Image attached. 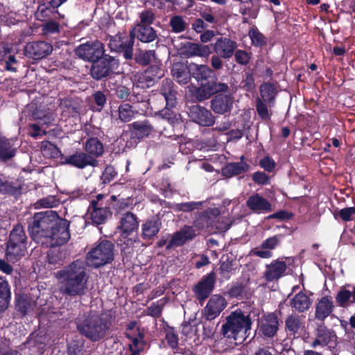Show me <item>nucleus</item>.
Here are the masks:
<instances>
[{"instance_id":"nucleus-2","label":"nucleus","mask_w":355,"mask_h":355,"mask_svg":"<svg viewBox=\"0 0 355 355\" xmlns=\"http://www.w3.org/2000/svg\"><path fill=\"white\" fill-rule=\"evenodd\" d=\"M60 218L57 213L52 210H48L35 214L31 222L28 225V229L32 239L37 243L44 245L46 236L50 231L57 225Z\"/></svg>"},{"instance_id":"nucleus-11","label":"nucleus","mask_w":355,"mask_h":355,"mask_svg":"<svg viewBox=\"0 0 355 355\" xmlns=\"http://www.w3.org/2000/svg\"><path fill=\"white\" fill-rule=\"evenodd\" d=\"M103 198V195H98L96 200H92L88 208L91 220L96 224L104 223L111 216L110 207L102 200Z\"/></svg>"},{"instance_id":"nucleus-15","label":"nucleus","mask_w":355,"mask_h":355,"mask_svg":"<svg viewBox=\"0 0 355 355\" xmlns=\"http://www.w3.org/2000/svg\"><path fill=\"white\" fill-rule=\"evenodd\" d=\"M119 220L118 230L123 236H128L138 229L137 217L130 211L119 214Z\"/></svg>"},{"instance_id":"nucleus-33","label":"nucleus","mask_w":355,"mask_h":355,"mask_svg":"<svg viewBox=\"0 0 355 355\" xmlns=\"http://www.w3.org/2000/svg\"><path fill=\"white\" fill-rule=\"evenodd\" d=\"M303 317L297 314L288 315L285 321L286 329L290 334L295 335L304 329Z\"/></svg>"},{"instance_id":"nucleus-51","label":"nucleus","mask_w":355,"mask_h":355,"mask_svg":"<svg viewBox=\"0 0 355 355\" xmlns=\"http://www.w3.org/2000/svg\"><path fill=\"white\" fill-rule=\"evenodd\" d=\"M337 216H339L345 222L353 220L355 217V207L340 209L337 214H334L336 218Z\"/></svg>"},{"instance_id":"nucleus-64","label":"nucleus","mask_w":355,"mask_h":355,"mask_svg":"<svg viewBox=\"0 0 355 355\" xmlns=\"http://www.w3.org/2000/svg\"><path fill=\"white\" fill-rule=\"evenodd\" d=\"M165 339L168 343V345L173 349H175L178 347V336L173 331H167Z\"/></svg>"},{"instance_id":"nucleus-63","label":"nucleus","mask_w":355,"mask_h":355,"mask_svg":"<svg viewBox=\"0 0 355 355\" xmlns=\"http://www.w3.org/2000/svg\"><path fill=\"white\" fill-rule=\"evenodd\" d=\"M260 166L266 171L271 172L275 167V161L269 157H266L260 160Z\"/></svg>"},{"instance_id":"nucleus-40","label":"nucleus","mask_w":355,"mask_h":355,"mask_svg":"<svg viewBox=\"0 0 355 355\" xmlns=\"http://www.w3.org/2000/svg\"><path fill=\"white\" fill-rule=\"evenodd\" d=\"M35 306V301L25 294H19L16 296V307L23 314L27 313Z\"/></svg>"},{"instance_id":"nucleus-45","label":"nucleus","mask_w":355,"mask_h":355,"mask_svg":"<svg viewBox=\"0 0 355 355\" xmlns=\"http://www.w3.org/2000/svg\"><path fill=\"white\" fill-rule=\"evenodd\" d=\"M170 26L173 32L179 33L184 31L188 24L183 17L179 15L173 16L169 22Z\"/></svg>"},{"instance_id":"nucleus-19","label":"nucleus","mask_w":355,"mask_h":355,"mask_svg":"<svg viewBox=\"0 0 355 355\" xmlns=\"http://www.w3.org/2000/svg\"><path fill=\"white\" fill-rule=\"evenodd\" d=\"M65 163L78 168H84L88 166L95 167L98 165V162L94 157L89 155L87 153L76 152L67 156L65 158Z\"/></svg>"},{"instance_id":"nucleus-34","label":"nucleus","mask_w":355,"mask_h":355,"mask_svg":"<svg viewBox=\"0 0 355 355\" xmlns=\"http://www.w3.org/2000/svg\"><path fill=\"white\" fill-rule=\"evenodd\" d=\"M85 150L89 155L96 157L103 154L104 148L103 144L97 138H89L85 144Z\"/></svg>"},{"instance_id":"nucleus-9","label":"nucleus","mask_w":355,"mask_h":355,"mask_svg":"<svg viewBox=\"0 0 355 355\" xmlns=\"http://www.w3.org/2000/svg\"><path fill=\"white\" fill-rule=\"evenodd\" d=\"M134 43L132 34H119L110 38L108 46L112 51L123 52L124 58L130 60L133 55Z\"/></svg>"},{"instance_id":"nucleus-50","label":"nucleus","mask_w":355,"mask_h":355,"mask_svg":"<svg viewBox=\"0 0 355 355\" xmlns=\"http://www.w3.org/2000/svg\"><path fill=\"white\" fill-rule=\"evenodd\" d=\"M283 238L282 234L275 235L266 239L261 245L262 249H268L271 251L280 244Z\"/></svg>"},{"instance_id":"nucleus-52","label":"nucleus","mask_w":355,"mask_h":355,"mask_svg":"<svg viewBox=\"0 0 355 355\" xmlns=\"http://www.w3.org/2000/svg\"><path fill=\"white\" fill-rule=\"evenodd\" d=\"M164 304L165 302L163 300H160L155 303H153L150 306L148 307L147 314L152 317H159L162 314Z\"/></svg>"},{"instance_id":"nucleus-16","label":"nucleus","mask_w":355,"mask_h":355,"mask_svg":"<svg viewBox=\"0 0 355 355\" xmlns=\"http://www.w3.org/2000/svg\"><path fill=\"white\" fill-rule=\"evenodd\" d=\"M52 51V45L43 41L29 42L26 44L24 48L26 55L35 60L47 56Z\"/></svg>"},{"instance_id":"nucleus-60","label":"nucleus","mask_w":355,"mask_h":355,"mask_svg":"<svg viewBox=\"0 0 355 355\" xmlns=\"http://www.w3.org/2000/svg\"><path fill=\"white\" fill-rule=\"evenodd\" d=\"M234 54L235 60L241 64H247L250 59L249 54L243 50L236 51Z\"/></svg>"},{"instance_id":"nucleus-55","label":"nucleus","mask_w":355,"mask_h":355,"mask_svg":"<svg viewBox=\"0 0 355 355\" xmlns=\"http://www.w3.org/2000/svg\"><path fill=\"white\" fill-rule=\"evenodd\" d=\"M249 36L252 44L256 46H260L266 43L264 36L257 28H252L250 30Z\"/></svg>"},{"instance_id":"nucleus-44","label":"nucleus","mask_w":355,"mask_h":355,"mask_svg":"<svg viewBox=\"0 0 355 355\" xmlns=\"http://www.w3.org/2000/svg\"><path fill=\"white\" fill-rule=\"evenodd\" d=\"M248 165L246 163H230L223 168V173L230 175H236L248 171Z\"/></svg>"},{"instance_id":"nucleus-53","label":"nucleus","mask_w":355,"mask_h":355,"mask_svg":"<svg viewBox=\"0 0 355 355\" xmlns=\"http://www.w3.org/2000/svg\"><path fill=\"white\" fill-rule=\"evenodd\" d=\"M201 205V202H187L175 204L173 208L175 211H190L198 209Z\"/></svg>"},{"instance_id":"nucleus-49","label":"nucleus","mask_w":355,"mask_h":355,"mask_svg":"<svg viewBox=\"0 0 355 355\" xmlns=\"http://www.w3.org/2000/svg\"><path fill=\"white\" fill-rule=\"evenodd\" d=\"M155 57L154 51H140L135 55L137 62L142 65L148 64Z\"/></svg>"},{"instance_id":"nucleus-7","label":"nucleus","mask_w":355,"mask_h":355,"mask_svg":"<svg viewBox=\"0 0 355 355\" xmlns=\"http://www.w3.org/2000/svg\"><path fill=\"white\" fill-rule=\"evenodd\" d=\"M75 53L79 58L93 62L103 57L105 49L100 41H90L77 46L75 49Z\"/></svg>"},{"instance_id":"nucleus-54","label":"nucleus","mask_w":355,"mask_h":355,"mask_svg":"<svg viewBox=\"0 0 355 355\" xmlns=\"http://www.w3.org/2000/svg\"><path fill=\"white\" fill-rule=\"evenodd\" d=\"M140 22L137 25L150 26L155 20V13L150 10H146L139 14Z\"/></svg>"},{"instance_id":"nucleus-25","label":"nucleus","mask_w":355,"mask_h":355,"mask_svg":"<svg viewBox=\"0 0 355 355\" xmlns=\"http://www.w3.org/2000/svg\"><path fill=\"white\" fill-rule=\"evenodd\" d=\"M211 53L209 46L187 42L182 47V54L186 57H208Z\"/></svg>"},{"instance_id":"nucleus-20","label":"nucleus","mask_w":355,"mask_h":355,"mask_svg":"<svg viewBox=\"0 0 355 355\" xmlns=\"http://www.w3.org/2000/svg\"><path fill=\"white\" fill-rule=\"evenodd\" d=\"M279 320L277 315L270 313L263 317L259 322L260 333L268 338L275 336L279 329Z\"/></svg>"},{"instance_id":"nucleus-31","label":"nucleus","mask_w":355,"mask_h":355,"mask_svg":"<svg viewBox=\"0 0 355 355\" xmlns=\"http://www.w3.org/2000/svg\"><path fill=\"white\" fill-rule=\"evenodd\" d=\"M126 336L130 339L128 355H139L144 350L145 342L144 334L138 332L137 336L132 335L129 332L125 333Z\"/></svg>"},{"instance_id":"nucleus-47","label":"nucleus","mask_w":355,"mask_h":355,"mask_svg":"<svg viewBox=\"0 0 355 355\" xmlns=\"http://www.w3.org/2000/svg\"><path fill=\"white\" fill-rule=\"evenodd\" d=\"M336 302L340 306L345 307L352 302V295L351 291L343 288L336 295Z\"/></svg>"},{"instance_id":"nucleus-17","label":"nucleus","mask_w":355,"mask_h":355,"mask_svg":"<svg viewBox=\"0 0 355 355\" xmlns=\"http://www.w3.org/2000/svg\"><path fill=\"white\" fill-rule=\"evenodd\" d=\"M196 236L195 230L191 226L185 225L179 231L171 236L166 245V249H171L183 245L187 242L191 241Z\"/></svg>"},{"instance_id":"nucleus-46","label":"nucleus","mask_w":355,"mask_h":355,"mask_svg":"<svg viewBox=\"0 0 355 355\" xmlns=\"http://www.w3.org/2000/svg\"><path fill=\"white\" fill-rule=\"evenodd\" d=\"M119 118L123 122H128L131 121L135 114V112L132 110L130 105L128 103L122 104L118 109Z\"/></svg>"},{"instance_id":"nucleus-1","label":"nucleus","mask_w":355,"mask_h":355,"mask_svg":"<svg viewBox=\"0 0 355 355\" xmlns=\"http://www.w3.org/2000/svg\"><path fill=\"white\" fill-rule=\"evenodd\" d=\"M59 292L70 297H81L88 291L89 273L83 260H76L54 273Z\"/></svg>"},{"instance_id":"nucleus-43","label":"nucleus","mask_w":355,"mask_h":355,"mask_svg":"<svg viewBox=\"0 0 355 355\" xmlns=\"http://www.w3.org/2000/svg\"><path fill=\"white\" fill-rule=\"evenodd\" d=\"M32 116L36 120H42L44 124H49L53 119V113L51 110H45L40 106L35 107L32 112Z\"/></svg>"},{"instance_id":"nucleus-3","label":"nucleus","mask_w":355,"mask_h":355,"mask_svg":"<svg viewBox=\"0 0 355 355\" xmlns=\"http://www.w3.org/2000/svg\"><path fill=\"white\" fill-rule=\"evenodd\" d=\"M110 324V322L105 315L89 313L78 325V329L91 340L98 341L106 336Z\"/></svg>"},{"instance_id":"nucleus-12","label":"nucleus","mask_w":355,"mask_h":355,"mask_svg":"<svg viewBox=\"0 0 355 355\" xmlns=\"http://www.w3.org/2000/svg\"><path fill=\"white\" fill-rule=\"evenodd\" d=\"M114 61L112 57L106 55L100 60L93 62L90 68L91 76L96 80L107 77L112 72Z\"/></svg>"},{"instance_id":"nucleus-39","label":"nucleus","mask_w":355,"mask_h":355,"mask_svg":"<svg viewBox=\"0 0 355 355\" xmlns=\"http://www.w3.org/2000/svg\"><path fill=\"white\" fill-rule=\"evenodd\" d=\"M64 16L57 12V15L53 19L48 20L44 22L41 26L42 34L46 36L55 33H59L60 31V24L55 21L58 18H62Z\"/></svg>"},{"instance_id":"nucleus-62","label":"nucleus","mask_w":355,"mask_h":355,"mask_svg":"<svg viewBox=\"0 0 355 355\" xmlns=\"http://www.w3.org/2000/svg\"><path fill=\"white\" fill-rule=\"evenodd\" d=\"M194 96L199 101L208 99L211 97L210 93L207 92L204 85H202L196 89Z\"/></svg>"},{"instance_id":"nucleus-22","label":"nucleus","mask_w":355,"mask_h":355,"mask_svg":"<svg viewBox=\"0 0 355 355\" xmlns=\"http://www.w3.org/2000/svg\"><path fill=\"white\" fill-rule=\"evenodd\" d=\"M315 338L311 344L313 348H316L318 346L325 347L336 338L334 332L323 324L318 325L315 330Z\"/></svg>"},{"instance_id":"nucleus-37","label":"nucleus","mask_w":355,"mask_h":355,"mask_svg":"<svg viewBox=\"0 0 355 355\" xmlns=\"http://www.w3.org/2000/svg\"><path fill=\"white\" fill-rule=\"evenodd\" d=\"M15 155V148L11 141L0 135V159L8 160Z\"/></svg>"},{"instance_id":"nucleus-29","label":"nucleus","mask_w":355,"mask_h":355,"mask_svg":"<svg viewBox=\"0 0 355 355\" xmlns=\"http://www.w3.org/2000/svg\"><path fill=\"white\" fill-rule=\"evenodd\" d=\"M130 34L134 39L137 37L143 42H150L157 37L155 30L150 26L137 25Z\"/></svg>"},{"instance_id":"nucleus-21","label":"nucleus","mask_w":355,"mask_h":355,"mask_svg":"<svg viewBox=\"0 0 355 355\" xmlns=\"http://www.w3.org/2000/svg\"><path fill=\"white\" fill-rule=\"evenodd\" d=\"M236 48L237 43L227 37L218 38L214 44V52L225 59L232 57Z\"/></svg>"},{"instance_id":"nucleus-61","label":"nucleus","mask_w":355,"mask_h":355,"mask_svg":"<svg viewBox=\"0 0 355 355\" xmlns=\"http://www.w3.org/2000/svg\"><path fill=\"white\" fill-rule=\"evenodd\" d=\"M253 181L261 185L268 184L270 182V178L263 172H256L252 175Z\"/></svg>"},{"instance_id":"nucleus-8","label":"nucleus","mask_w":355,"mask_h":355,"mask_svg":"<svg viewBox=\"0 0 355 355\" xmlns=\"http://www.w3.org/2000/svg\"><path fill=\"white\" fill-rule=\"evenodd\" d=\"M69 225V224L67 220L60 218L57 225L46 236V239L43 245L47 248H53L65 244L70 239Z\"/></svg>"},{"instance_id":"nucleus-18","label":"nucleus","mask_w":355,"mask_h":355,"mask_svg":"<svg viewBox=\"0 0 355 355\" xmlns=\"http://www.w3.org/2000/svg\"><path fill=\"white\" fill-rule=\"evenodd\" d=\"M189 116L192 121L203 126H211L214 123V117L210 111L198 105L189 109Z\"/></svg>"},{"instance_id":"nucleus-41","label":"nucleus","mask_w":355,"mask_h":355,"mask_svg":"<svg viewBox=\"0 0 355 355\" xmlns=\"http://www.w3.org/2000/svg\"><path fill=\"white\" fill-rule=\"evenodd\" d=\"M276 94V89L270 83H265L261 85L260 97H258L257 98H261L263 101L266 102V103L273 105Z\"/></svg>"},{"instance_id":"nucleus-6","label":"nucleus","mask_w":355,"mask_h":355,"mask_svg":"<svg viewBox=\"0 0 355 355\" xmlns=\"http://www.w3.org/2000/svg\"><path fill=\"white\" fill-rule=\"evenodd\" d=\"M114 248L109 241L100 242L87 252V266L97 268L110 263L114 259Z\"/></svg>"},{"instance_id":"nucleus-59","label":"nucleus","mask_w":355,"mask_h":355,"mask_svg":"<svg viewBox=\"0 0 355 355\" xmlns=\"http://www.w3.org/2000/svg\"><path fill=\"white\" fill-rule=\"evenodd\" d=\"M18 191V187L12 182H4L0 183V192L8 194H15Z\"/></svg>"},{"instance_id":"nucleus-24","label":"nucleus","mask_w":355,"mask_h":355,"mask_svg":"<svg viewBox=\"0 0 355 355\" xmlns=\"http://www.w3.org/2000/svg\"><path fill=\"white\" fill-rule=\"evenodd\" d=\"M334 308L331 297L324 296L318 300L315 304V318L324 321L332 313Z\"/></svg>"},{"instance_id":"nucleus-26","label":"nucleus","mask_w":355,"mask_h":355,"mask_svg":"<svg viewBox=\"0 0 355 355\" xmlns=\"http://www.w3.org/2000/svg\"><path fill=\"white\" fill-rule=\"evenodd\" d=\"M286 269L287 266L284 261L275 260L266 266L263 277L268 282H272L282 277Z\"/></svg>"},{"instance_id":"nucleus-32","label":"nucleus","mask_w":355,"mask_h":355,"mask_svg":"<svg viewBox=\"0 0 355 355\" xmlns=\"http://www.w3.org/2000/svg\"><path fill=\"white\" fill-rule=\"evenodd\" d=\"M188 71L197 80H206L211 74V70L206 65L189 63Z\"/></svg>"},{"instance_id":"nucleus-27","label":"nucleus","mask_w":355,"mask_h":355,"mask_svg":"<svg viewBox=\"0 0 355 355\" xmlns=\"http://www.w3.org/2000/svg\"><path fill=\"white\" fill-rule=\"evenodd\" d=\"M246 204L251 210L257 213H267L272 210L270 202L258 193L251 196Z\"/></svg>"},{"instance_id":"nucleus-57","label":"nucleus","mask_w":355,"mask_h":355,"mask_svg":"<svg viewBox=\"0 0 355 355\" xmlns=\"http://www.w3.org/2000/svg\"><path fill=\"white\" fill-rule=\"evenodd\" d=\"M172 107L166 105V108L160 111L157 116L166 120L171 124H173L177 121V119L173 115V112L170 110Z\"/></svg>"},{"instance_id":"nucleus-30","label":"nucleus","mask_w":355,"mask_h":355,"mask_svg":"<svg viewBox=\"0 0 355 355\" xmlns=\"http://www.w3.org/2000/svg\"><path fill=\"white\" fill-rule=\"evenodd\" d=\"M189 64L178 62L173 63L171 68L173 77L180 84H187L189 80Z\"/></svg>"},{"instance_id":"nucleus-58","label":"nucleus","mask_w":355,"mask_h":355,"mask_svg":"<svg viewBox=\"0 0 355 355\" xmlns=\"http://www.w3.org/2000/svg\"><path fill=\"white\" fill-rule=\"evenodd\" d=\"M116 172L112 166H107L102 174L101 180L103 183L106 184L111 182L116 176Z\"/></svg>"},{"instance_id":"nucleus-28","label":"nucleus","mask_w":355,"mask_h":355,"mask_svg":"<svg viewBox=\"0 0 355 355\" xmlns=\"http://www.w3.org/2000/svg\"><path fill=\"white\" fill-rule=\"evenodd\" d=\"M312 301L310 297L303 292L295 295L289 302L291 307L299 313L307 311L311 306Z\"/></svg>"},{"instance_id":"nucleus-23","label":"nucleus","mask_w":355,"mask_h":355,"mask_svg":"<svg viewBox=\"0 0 355 355\" xmlns=\"http://www.w3.org/2000/svg\"><path fill=\"white\" fill-rule=\"evenodd\" d=\"M234 103L233 97L230 95L218 94L211 101L212 110L219 114L230 112Z\"/></svg>"},{"instance_id":"nucleus-36","label":"nucleus","mask_w":355,"mask_h":355,"mask_svg":"<svg viewBox=\"0 0 355 355\" xmlns=\"http://www.w3.org/2000/svg\"><path fill=\"white\" fill-rule=\"evenodd\" d=\"M10 299V289L7 280L0 276V311L6 309Z\"/></svg>"},{"instance_id":"nucleus-48","label":"nucleus","mask_w":355,"mask_h":355,"mask_svg":"<svg viewBox=\"0 0 355 355\" xmlns=\"http://www.w3.org/2000/svg\"><path fill=\"white\" fill-rule=\"evenodd\" d=\"M272 105L266 103L261 98H257L256 100V110L259 116L263 120H268L270 117V113L268 107H270Z\"/></svg>"},{"instance_id":"nucleus-35","label":"nucleus","mask_w":355,"mask_h":355,"mask_svg":"<svg viewBox=\"0 0 355 355\" xmlns=\"http://www.w3.org/2000/svg\"><path fill=\"white\" fill-rule=\"evenodd\" d=\"M161 94L164 96L167 106L174 107L175 105V92L173 90V83L170 80H165L162 83L160 89Z\"/></svg>"},{"instance_id":"nucleus-38","label":"nucleus","mask_w":355,"mask_h":355,"mask_svg":"<svg viewBox=\"0 0 355 355\" xmlns=\"http://www.w3.org/2000/svg\"><path fill=\"white\" fill-rule=\"evenodd\" d=\"M161 223L158 219H151L142 225V235L144 238L150 239L159 231Z\"/></svg>"},{"instance_id":"nucleus-14","label":"nucleus","mask_w":355,"mask_h":355,"mask_svg":"<svg viewBox=\"0 0 355 355\" xmlns=\"http://www.w3.org/2000/svg\"><path fill=\"white\" fill-rule=\"evenodd\" d=\"M214 284L215 279L214 273H210L203 277L193 288L195 297L200 302H203L212 292Z\"/></svg>"},{"instance_id":"nucleus-42","label":"nucleus","mask_w":355,"mask_h":355,"mask_svg":"<svg viewBox=\"0 0 355 355\" xmlns=\"http://www.w3.org/2000/svg\"><path fill=\"white\" fill-rule=\"evenodd\" d=\"M135 131V135L138 137L148 136L153 131V127L145 121H136L131 124Z\"/></svg>"},{"instance_id":"nucleus-4","label":"nucleus","mask_w":355,"mask_h":355,"mask_svg":"<svg viewBox=\"0 0 355 355\" xmlns=\"http://www.w3.org/2000/svg\"><path fill=\"white\" fill-rule=\"evenodd\" d=\"M251 326L250 315H245L241 310H236L227 316L220 331L224 337L236 340L240 334L245 336Z\"/></svg>"},{"instance_id":"nucleus-56","label":"nucleus","mask_w":355,"mask_h":355,"mask_svg":"<svg viewBox=\"0 0 355 355\" xmlns=\"http://www.w3.org/2000/svg\"><path fill=\"white\" fill-rule=\"evenodd\" d=\"M41 150L44 155L49 157H54L57 155L58 152L57 147L47 141L42 143Z\"/></svg>"},{"instance_id":"nucleus-13","label":"nucleus","mask_w":355,"mask_h":355,"mask_svg":"<svg viewBox=\"0 0 355 355\" xmlns=\"http://www.w3.org/2000/svg\"><path fill=\"white\" fill-rule=\"evenodd\" d=\"M225 299L220 295H213L203 310V315L207 320L218 317L227 306Z\"/></svg>"},{"instance_id":"nucleus-5","label":"nucleus","mask_w":355,"mask_h":355,"mask_svg":"<svg viewBox=\"0 0 355 355\" xmlns=\"http://www.w3.org/2000/svg\"><path fill=\"white\" fill-rule=\"evenodd\" d=\"M27 236L21 225H16L10 232L5 257L8 261L15 263L27 253Z\"/></svg>"},{"instance_id":"nucleus-10","label":"nucleus","mask_w":355,"mask_h":355,"mask_svg":"<svg viewBox=\"0 0 355 355\" xmlns=\"http://www.w3.org/2000/svg\"><path fill=\"white\" fill-rule=\"evenodd\" d=\"M164 76L163 70L157 65L149 67L144 72L135 73L132 80L135 85L141 88H148Z\"/></svg>"}]
</instances>
